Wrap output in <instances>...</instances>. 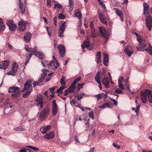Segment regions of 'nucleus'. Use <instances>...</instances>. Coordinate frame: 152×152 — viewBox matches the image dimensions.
<instances>
[{
  "mask_svg": "<svg viewBox=\"0 0 152 152\" xmlns=\"http://www.w3.org/2000/svg\"><path fill=\"white\" fill-rule=\"evenodd\" d=\"M22 112L21 113L22 115L23 116H26L28 113V110L27 109L25 110L24 108H22Z\"/></svg>",
  "mask_w": 152,
  "mask_h": 152,
  "instance_id": "obj_44",
  "label": "nucleus"
},
{
  "mask_svg": "<svg viewBox=\"0 0 152 152\" xmlns=\"http://www.w3.org/2000/svg\"><path fill=\"white\" fill-rule=\"evenodd\" d=\"M90 45V42L88 39H87L84 41L83 44L81 45L82 48L84 49V48H88Z\"/></svg>",
  "mask_w": 152,
  "mask_h": 152,
  "instance_id": "obj_22",
  "label": "nucleus"
},
{
  "mask_svg": "<svg viewBox=\"0 0 152 152\" xmlns=\"http://www.w3.org/2000/svg\"><path fill=\"white\" fill-rule=\"evenodd\" d=\"M53 8H57L58 10H61L62 11V12H63L64 11V10H63L62 5L59 3H56L55 4V5Z\"/></svg>",
  "mask_w": 152,
  "mask_h": 152,
  "instance_id": "obj_34",
  "label": "nucleus"
},
{
  "mask_svg": "<svg viewBox=\"0 0 152 152\" xmlns=\"http://www.w3.org/2000/svg\"><path fill=\"white\" fill-rule=\"evenodd\" d=\"M103 63L105 66H107L109 62V58L108 57V56L107 54L104 53L103 54Z\"/></svg>",
  "mask_w": 152,
  "mask_h": 152,
  "instance_id": "obj_21",
  "label": "nucleus"
},
{
  "mask_svg": "<svg viewBox=\"0 0 152 152\" xmlns=\"http://www.w3.org/2000/svg\"><path fill=\"white\" fill-rule=\"evenodd\" d=\"M9 29L12 31H14L16 27V25L14 24L12 25H11L10 26H9Z\"/></svg>",
  "mask_w": 152,
  "mask_h": 152,
  "instance_id": "obj_46",
  "label": "nucleus"
},
{
  "mask_svg": "<svg viewBox=\"0 0 152 152\" xmlns=\"http://www.w3.org/2000/svg\"><path fill=\"white\" fill-rule=\"evenodd\" d=\"M115 92L117 94H121L122 93V91H120L118 88H116L115 91Z\"/></svg>",
  "mask_w": 152,
  "mask_h": 152,
  "instance_id": "obj_57",
  "label": "nucleus"
},
{
  "mask_svg": "<svg viewBox=\"0 0 152 152\" xmlns=\"http://www.w3.org/2000/svg\"><path fill=\"white\" fill-rule=\"evenodd\" d=\"M129 46L126 47L124 49V51L126 54L128 55L129 57H130L132 55V54L133 53V52L132 51H130L129 50Z\"/></svg>",
  "mask_w": 152,
  "mask_h": 152,
  "instance_id": "obj_30",
  "label": "nucleus"
},
{
  "mask_svg": "<svg viewBox=\"0 0 152 152\" xmlns=\"http://www.w3.org/2000/svg\"><path fill=\"white\" fill-rule=\"evenodd\" d=\"M89 116L94 119V112L93 111H91L89 112L88 113Z\"/></svg>",
  "mask_w": 152,
  "mask_h": 152,
  "instance_id": "obj_48",
  "label": "nucleus"
},
{
  "mask_svg": "<svg viewBox=\"0 0 152 152\" xmlns=\"http://www.w3.org/2000/svg\"><path fill=\"white\" fill-rule=\"evenodd\" d=\"M42 76H46L47 74L48 76L51 75L52 74V73H48L49 71L47 69H42Z\"/></svg>",
  "mask_w": 152,
  "mask_h": 152,
  "instance_id": "obj_31",
  "label": "nucleus"
},
{
  "mask_svg": "<svg viewBox=\"0 0 152 152\" xmlns=\"http://www.w3.org/2000/svg\"><path fill=\"white\" fill-rule=\"evenodd\" d=\"M147 97L149 102L152 103V93L151 91L146 90L142 94L141 99L142 102L143 103H146Z\"/></svg>",
  "mask_w": 152,
  "mask_h": 152,
  "instance_id": "obj_1",
  "label": "nucleus"
},
{
  "mask_svg": "<svg viewBox=\"0 0 152 152\" xmlns=\"http://www.w3.org/2000/svg\"><path fill=\"white\" fill-rule=\"evenodd\" d=\"M81 79V77H79L77 79L75 80L72 84H73L74 86H75V84H77L78 81H80Z\"/></svg>",
  "mask_w": 152,
  "mask_h": 152,
  "instance_id": "obj_45",
  "label": "nucleus"
},
{
  "mask_svg": "<svg viewBox=\"0 0 152 152\" xmlns=\"http://www.w3.org/2000/svg\"><path fill=\"white\" fill-rule=\"evenodd\" d=\"M51 126L50 125L46 126L45 127H42L40 129V131L42 134L45 133L47 131L50 129Z\"/></svg>",
  "mask_w": 152,
  "mask_h": 152,
  "instance_id": "obj_18",
  "label": "nucleus"
},
{
  "mask_svg": "<svg viewBox=\"0 0 152 152\" xmlns=\"http://www.w3.org/2000/svg\"><path fill=\"white\" fill-rule=\"evenodd\" d=\"M9 61L8 60L2 61L0 64V68L5 69L7 68L9 65Z\"/></svg>",
  "mask_w": 152,
  "mask_h": 152,
  "instance_id": "obj_16",
  "label": "nucleus"
},
{
  "mask_svg": "<svg viewBox=\"0 0 152 152\" xmlns=\"http://www.w3.org/2000/svg\"><path fill=\"white\" fill-rule=\"evenodd\" d=\"M31 37V35L30 33L26 32V35L23 37L24 41L27 42H29Z\"/></svg>",
  "mask_w": 152,
  "mask_h": 152,
  "instance_id": "obj_17",
  "label": "nucleus"
},
{
  "mask_svg": "<svg viewBox=\"0 0 152 152\" xmlns=\"http://www.w3.org/2000/svg\"><path fill=\"white\" fill-rule=\"evenodd\" d=\"M137 50H138L139 51H144L145 50H142V48H144L143 47H142L141 46H140V47H137Z\"/></svg>",
  "mask_w": 152,
  "mask_h": 152,
  "instance_id": "obj_61",
  "label": "nucleus"
},
{
  "mask_svg": "<svg viewBox=\"0 0 152 152\" xmlns=\"http://www.w3.org/2000/svg\"><path fill=\"white\" fill-rule=\"evenodd\" d=\"M36 101L37 102V105L40 108H42L43 107V96L41 95H39L36 99Z\"/></svg>",
  "mask_w": 152,
  "mask_h": 152,
  "instance_id": "obj_10",
  "label": "nucleus"
},
{
  "mask_svg": "<svg viewBox=\"0 0 152 152\" xmlns=\"http://www.w3.org/2000/svg\"><path fill=\"white\" fill-rule=\"evenodd\" d=\"M69 91L67 89H66L64 93V96H66L68 94Z\"/></svg>",
  "mask_w": 152,
  "mask_h": 152,
  "instance_id": "obj_64",
  "label": "nucleus"
},
{
  "mask_svg": "<svg viewBox=\"0 0 152 152\" xmlns=\"http://www.w3.org/2000/svg\"><path fill=\"white\" fill-rule=\"evenodd\" d=\"M14 130L16 131H22L24 130V129L21 126H19L14 129Z\"/></svg>",
  "mask_w": 152,
  "mask_h": 152,
  "instance_id": "obj_49",
  "label": "nucleus"
},
{
  "mask_svg": "<svg viewBox=\"0 0 152 152\" xmlns=\"http://www.w3.org/2000/svg\"><path fill=\"white\" fill-rule=\"evenodd\" d=\"M145 50L149 55L152 56V46L150 44H149L148 48L145 49Z\"/></svg>",
  "mask_w": 152,
  "mask_h": 152,
  "instance_id": "obj_33",
  "label": "nucleus"
},
{
  "mask_svg": "<svg viewBox=\"0 0 152 152\" xmlns=\"http://www.w3.org/2000/svg\"><path fill=\"white\" fill-rule=\"evenodd\" d=\"M5 29V26L3 23L2 19L0 18V32L4 31Z\"/></svg>",
  "mask_w": 152,
  "mask_h": 152,
  "instance_id": "obj_29",
  "label": "nucleus"
},
{
  "mask_svg": "<svg viewBox=\"0 0 152 152\" xmlns=\"http://www.w3.org/2000/svg\"><path fill=\"white\" fill-rule=\"evenodd\" d=\"M84 95V94L82 93L81 94L77 95V96H76V98L78 100H79L83 98V96Z\"/></svg>",
  "mask_w": 152,
  "mask_h": 152,
  "instance_id": "obj_47",
  "label": "nucleus"
},
{
  "mask_svg": "<svg viewBox=\"0 0 152 152\" xmlns=\"http://www.w3.org/2000/svg\"><path fill=\"white\" fill-rule=\"evenodd\" d=\"M74 15L75 17H77L80 20L81 19L82 17V14L80 10L79 9L75 11Z\"/></svg>",
  "mask_w": 152,
  "mask_h": 152,
  "instance_id": "obj_25",
  "label": "nucleus"
},
{
  "mask_svg": "<svg viewBox=\"0 0 152 152\" xmlns=\"http://www.w3.org/2000/svg\"><path fill=\"white\" fill-rule=\"evenodd\" d=\"M76 102H77V101L75 99H73L72 100V101H70V103L72 105V103L74 105H75V103H76Z\"/></svg>",
  "mask_w": 152,
  "mask_h": 152,
  "instance_id": "obj_58",
  "label": "nucleus"
},
{
  "mask_svg": "<svg viewBox=\"0 0 152 152\" xmlns=\"http://www.w3.org/2000/svg\"><path fill=\"white\" fill-rule=\"evenodd\" d=\"M111 77H104L102 80V83L105 85V87L108 88H109V84L110 81L111 80Z\"/></svg>",
  "mask_w": 152,
  "mask_h": 152,
  "instance_id": "obj_14",
  "label": "nucleus"
},
{
  "mask_svg": "<svg viewBox=\"0 0 152 152\" xmlns=\"http://www.w3.org/2000/svg\"><path fill=\"white\" fill-rule=\"evenodd\" d=\"M18 68V65L16 63H15L12 65L11 70L7 72V75H15V73L17 71Z\"/></svg>",
  "mask_w": 152,
  "mask_h": 152,
  "instance_id": "obj_8",
  "label": "nucleus"
},
{
  "mask_svg": "<svg viewBox=\"0 0 152 152\" xmlns=\"http://www.w3.org/2000/svg\"><path fill=\"white\" fill-rule=\"evenodd\" d=\"M33 80H27L24 84V87L22 91V92L25 91H28L29 90H32V83Z\"/></svg>",
  "mask_w": 152,
  "mask_h": 152,
  "instance_id": "obj_5",
  "label": "nucleus"
},
{
  "mask_svg": "<svg viewBox=\"0 0 152 152\" xmlns=\"http://www.w3.org/2000/svg\"><path fill=\"white\" fill-rule=\"evenodd\" d=\"M58 48L59 54L61 57H64L66 53L65 48L63 45H58Z\"/></svg>",
  "mask_w": 152,
  "mask_h": 152,
  "instance_id": "obj_9",
  "label": "nucleus"
},
{
  "mask_svg": "<svg viewBox=\"0 0 152 152\" xmlns=\"http://www.w3.org/2000/svg\"><path fill=\"white\" fill-rule=\"evenodd\" d=\"M74 140H75V141L76 142H79V143L80 142V141L78 139V138L77 135H75V136H74Z\"/></svg>",
  "mask_w": 152,
  "mask_h": 152,
  "instance_id": "obj_60",
  "label": "nucleus"
},
{
  "mask_svg": "<svg viewBox=\"0 0 152 152\" xmlns=\"http://www.w3.org/2000/svg\"><path fill=\"white\" fill-rule=\"evenodd\" d=\"M45 77H41L38 78L37 81H34L33 83L34 87L35 86H37L38 84L43 82L45 79Z\"/></svg>",
  "mask_w": 152,
  "mask_h": 152,
  "instance_id": "obj_20",
  "label": "nucleus"
},
{
  "mask_svg": "<svg viewBox=\"0 0 152 152\" xmlns=\"http://www.w3.org/2000/svg\"><path fill=\"white\" fill-rule=\"evenodd\" d=\"M120 79H118V87L120 88L122 90H123L124 89V86L122 84L121 82V81L123 80V77H120Z\"/></svg>",
  "mask_w": 152,
  "mask_h": 152,
  "instance_id": "obj_32",
  "label": "nucleus"
},
{
  "mask_svg": "<svg viewBox=\"0 0 152 152\" xmlns=\"http://www.w3.org/2000/svg\"><path fill=\"white\" fill-rule=\"evenodd\" d=\"M140 105H139L136 108V109L135 111V112L137 113L139 112V110L140 109Z\"/></svg>",
  "mask_w": 152,
  "mask_h": 152,
  "instance_id": "obj_63",
  "label": "nucleus"
},
{
  "mask_svg": "<svg viewBox=\"0 0 152 152\" xmlns=\"http://www.w3.org/2000/svg\"><path fill=\"white\" fill-rule=\"evenodd\" d=\"M26 147L31 149L34 151H39V148H38L31 145H27L26 146Z\"/></svg>",
  "mask_w": 152,
  "mask_h": 152,
  "instance_id": "obj_42",
  "label": "nucleus"
},
{
  "mask_svg": "<svg viewBox=\"0 0 152 152\" xmlns=\"http://www.w3.org/2000/svg\"><path fill=\"white\" fill-rule=\"evenodd\" d=\"M65 77H62L60 81V83L61 85L64 86L66 85V82L65 81Z\"/></svg>",
  "mask_w": 152,
  "mask_h": 152,
  "instance_id": "obj_40",
  "label": "nucleus"
},
{
  "mask_svg": "<svg viewBox=\"0 0 152 152\" xmlns=\"http://www.w3.org/2000/svg\"><path fill=\"white\" fill-rule=\"evenodd\" d=\"M12 107V106L10 105L9 106L8 105L6 106V108H5L4 110V112L6 114L8 113L10 111Z\"/></svg>",
  "mask_w": 152,
  "mask_h": 152,
  "instance_id": "obj_38",
  "label": "nucleus"
},
{
  "mask_svg": "<svg viewBox=\"0 0 152 152\" xmlns=\"http://www.w3.org/2000/svg\"><path fill=\"white\" fill-rule=\"evenodd\" d=\"M113 145L115 148L117 149H119L120 148V146L117 145V143H115L114 142H113Z\"/></svg>",
  "mask_w": 152,
  "mask_h": 152,
  "instance_id": "obj_55",
  "label": "nucleus"
},
{
  "mask_svg": "<svg viewBox=\"0 0 152 152\" xmlns=\"http://www.w3.org/2000/svg\"><path fill=\"white\" fill-rule=\"evenodd\" d=\"M66 23V22H63L59 28L58 30V34L59 37H62L64 36V33L66 27L67 26Z\"/></svg>",
  "mask_w": 152,
  "mask_h": 152,
  "instance_id": "obj_4",
  "label": "nucleus"
},
{
  "mask_svg": "<svg viewBox=\"0 0 152 152\" xmlns=\"http://www.w3.org/2000/svg\"><path fill=\"white\" fill-rule=\"evenodd\" d=\"M8 26H10L11 25L13 24L14 23L13 22V21L12 20H8L6 22Z\"/></svg>",
  "mask_w": 152,
  "mask_h": 152,
  "instance_id": "obj_51",
  "label": "nucleus"
},
{
  "mask_svg": "<svg viewBox=\"0 0 152 152\" xmlns=\"http://www.w3.org/2000/svg\"><path fill=\"white\" fill-rule=\"evenodd\" d=\"M19 10L20 12L22 14H23L25 12L26 10L25 5L21 3H19Z\"/></svg>",
  "mask_w": 152,
  "mask_h": 152,
  "instance_id": "obj_24",
  "label": "nucleus"
},
{
  "mask_svg": "<svg viewBox=\"0 0 152 152\" xmlns=\"http://www.w3.org/2000/svg\"><path fill=\"white\" fill-rule=\"evenodd\" d=\"M53 20L54 21V24L55 26H56L57 24V17H55L53 18Z\"/></svg>",
  "mask_w": 152,
  "mask_h": 152,
  "instance_id": "obj_59",
  "label": "nucleus"
},
{
  "mask_svg": "<svg viewBox=\"0 0 152 152\" xmlns=\"http://www.w3.org/2000/svg\"><path fill=\"white\" fill-rule=\"evenodd\" d=\"M50 108L47 107L43 109L40 113L38 117L40 121H42L45 119L47 117L50 112Z\"/></svg>",
  "mask_w": 152,
  "mask_h": 152,
  "instance_id": "obj_3",
  "label": "nucleus"
},
{
  "mask_svg": "<svg viewBox=\"0 0 152 152\" xmlns=\"http://www.w3.org/2000/svg\"><path fill=\"white\" fill-rule=\"evenodd\" d=\"M53 104L52 105V112L53 115H56L58 111L57 105L55 100L53 101Z\"/></svg>",
  "mask_w": 152,
  "mask_h": 152,
  "instance_id": "obj_15",
  "label": "nucleus"
},
{
  "mask_svg": "<svg viewBox=\"0 0 152 152\" xmlns=\"http://www.w3.org/2000/svg\"><path fill=\"white\" fill-rule=\"evenodd\" d=\"M54 132L52 131L50 133L45 134L44 136V137L48 139H52L54 138Z\"/></svg>",
  "mask_w": 152,
  "mask_h": 152,
  "instance_id": "obj_19",
  "label": "nucleus"
},
{
  "mask_svg": "<svg viewBox=\"0 0 152 152\" xmlns=\"http://www.w3.org/2000/svg\"><path fill=\"white\" fill-rule=\"evenodd\" d=\"M75 86H74L73 84H72L68 88L69 92L70 93H73L75 88Z\"/></svg>",
  "mask_w": 152,
  "mask_h": 152,
  "instance_id": "obj_39",
  "label": "nucleus"
},
{
  "mask_svg": "<svg viewBox=\"0 0 152 152\" xmlns=\"http://www.w3.org/2000/svg\"><path fill=\"white\" fill-rule=\"evenodd\" d=\"M99 30L102 37L105 38L106 40L107 41L109 35L107 34L105 29L103 27H101Z\"/></svg>",
  "mask_w": 152,
  "mask_h": 152,
  "instance_id": "obj_13",
  "label": "nucleus"
},
{
  "mask_svg": "<svg viewBox=\"0 0 152 152\" xmlns=\"http://www.w3.org/2000/svg\"><path fill=\"white\" fill-rule=\"evenodd\" d=\"M25 92L23 93V97L24 98H26L32 92V90H29L28 91H25Z\"/></svg>",
  "mask_w": 152,
  "mask_h": 152,
  "instance_id": "obj_36",
  "label": "nucleus"
},
{
  "mask_svg": "<svg viewBox=\"0 0 152 152\" xmlns=\"http://www.w3.org/2000/svg\"><path fill=\"white\" fill-rule=\"evenodd\" d=\"M26 150L28 151H30V150L29 149H26V148H23V149H22L20 150L19 152H26Z\"/></svg>",
  "mask_w": 152,
  "mask_h": 152,
  "instance_id": "obj_62",
  "label": "nucleus"
},
{
  "mask_svg": "<svg viewBox=\"0 0 152 152\" xmlns=\"http://www.w3.org/2000/svg\"><path fill=\"white\" fill-rule=\"evenodd\" d=\"M48 65L49 66L50 68L53 70L58 67L59 64L57 61H51L50 63Z\"/></svg>",
  "mask_w": 152,
  "mask_h": 152,
  "instance_id": "obj_11",
  "label": "nucleus"
},
{
  "mask_svg": "<svg viewBox=\"0 0 152 152\" xmlns=\"http://www.w3.org/2000/svg\"><path fill=\"white\" fill-rule=\"evenodd\" d=\"M98 15L99 19L100 20L103 18H104L103 15L99 12L98 13Z\"/></svg>",
  "mask_w": 152,
  "mask_h": 152,
  "instance_id": "obj_56",
  "label": "nucleus"
},
{
  "mask_svg": "<svg viewBox=\"0 0 152 152\" xmlns=\"http://www.w3.org/2000/svg\"><path fill=\"white\" fill-rule=\"evenodd\" d=\"M101 79L100 77H95V80L96 82L98 83H101L100 79Z\"/></svg>",
  "mask_w": 152,
  "mask_h": 152,
  "instance_id": "obj_52",
  "label": "nucleus"
},
{
  "mask_svg": "<svg viewBox=\"0 0 152 152\" xmlns=\"http://www.w3.org/2000/svg\"><path fill=\"white\" fill-rule=\"evenodd\" d=\"M34 54L38 57V58L41 60H42L44 57V56L43 53L39 51H36L35 52Z\"/></svg>",
  "mask_w": 152,
  "mask_h": 152,
  "instance_id": "obj_26",
  "label": "nucleus"
},
{
  "mask_svg": "<svg viewBox=\"0 0 152 152\" xmlns=\"http://www.w3.org/2000/svg\"><path fill=\"white\" fill-rule=\"evenodd\" d=\"M143 6H144V12L143 15H145V12H146L149 10V6L145 2H144L143 3Z\"/></svg>",
  "mask_w": 152,
  "mask_h": 152,
  "instance_id": "obj_35",
  "label": "nucleus"
},
{
  "mask_svg": "<svg viewBox=\"0 0 152 152\" xmlns=\"http://www.w3.org/2000/svg\"><path fill=\"white\" fill-rule=\"evenodd\" d=\"M8 91L10 93H12L11 94L12 96L15 98L19 96L20 91L18 87L13 86L9 88Z\"/></svg>",
  "mask_w": 152,
  "mask_h": 152,
  "instance_id": "obj_2",
  "label": "nucleus"
},
{
  "mask_svg": "<svg viewBox=\"0 0 152 152\" xmlns=\"http://www.w3.org/2000/svg\"><path fill=\"white\" fill-rule=\"evenodd\" d=\"M114 9L115 10V11L116 14L118 15V16L120 17L121 20L122 21H123V13L122 11L119 10L118 8H114Z\"/></svg>",
  "mask_w": 152,
  "mask_h": 152,
  "instance_id": "obj_23",
  "label": "nucleus"
},
{
  "mask_svg": "<svg viewBox=\"0 0 152 152\" xmlns=\"http://www.w3.org/2000/svg\"><path fill=\"white\" fill-rule=\"evenodd\" d=\"M66 86H61L56 91V93L60 94L61 93L62 91L66 88Z\"/></svg>",
  "mask_w": 152,
  "mask_h": 152,
  "instance_id": "obj_43",
  "label": "nucleus"
},
{
  "mask_svg": "<svg viewBox=\"0 0 152 152\" xmlns=\"http://www.w3.org/2000/svg\"><path fill=\"white\" fill-rule=\"evenodd\" d=\"M110 107V104L107 102L104 103L102 106H100L99 108H103L104 109L106 107Z\"/></svg>",
  "mask_w": 152,
  "mask_h": 152,
  "instance_id": "obj_41",
  "label": "nucleus"
},
{
  "mask_svg": "<svg viewBox=\"0 0 152 152\" xmlns=\"http://www.w3.org/2000/svg\"><path fill=\"white\" fill-rule=\"evenodd\" d=\"M100 21L101 22L103 23L106 24V25H107V23L106 19L104 18L100 20Z\"/></svg>",
  "mask_w": 152,
  "mask_h": 152,
  "instance_id": "obj_54",
  "label": "nucleus"
},
{
  "mask_svg": "<svg viewBox=\"0 0 152 152\" xmlns=\"http://www.w3.org/2000/svg\"><path fill=\"white\" fill-rule=\"evenodd\" d=\"M28 24V22H24L22 20H21L18 23V26L20 27L18 28L19 31H24L26 28V25Z\"/></svg>",
  "mask_w": 152,
  "mask_h": 152,
  "instance_id": "obj_12",
  "label": "nucleus"
},
{
  "mask_svg": "<svg viewBox=\"0 0 152 152\" xmlns=\"http://www.w3.org/2000/svg\"><path fill=\"white\" fill-rule=\"evenodd\" d=\"M95 97H96L97 98V99L98 100L102 98V95L101 94H99L97 95H95Z\"/></svg>",
  "mask_w": 152,
  "mask_h": 152,
  "instance_id": "obj_53",
  "label": "nucleus"
},
{
  "mask_svg": "<svg viewBox=\"0 0 152 152\" xmlns=\"http://www.w3.org/2000/svg\"><path fill=\"white\" fill-rule=\"evenodd\" d=\"M101 52H98L96 54V59L97 60V63L98 64H99L101 61Z\"/></svg>",
  "mask_w": 152,
  "mask_h": 152,
  "instance_id": "obj_37",
  "label": "nucleus"
},
{
  "mask_svg": "<svg viewBox=\"0 0 152 152\" xmlns=\"http://www.w3.org/2000/svg\"><path fill=\"white\" fill-rule=\"evenodd\" d=\"M146 24L148 30L151 31L152 28V18L150 16H148L145 19Z\"/></svg>",
  "mask_w": 152,
  "mask_h": 152,
  "instance_id": "obj_7",
  "label": "nucleus"
},
{
  "mask_svg": "<svg viewBox=\"0 0 152 152\" xmlns=\"http://www.w3.org/2000/svg\"><path fill=\"white\" fill-rule=\"evenodd\" d=\"M89 35L91 37H96V36L94 28L91 29L90 31L89 32Z\"/></svg>",
  "mask_w": 152,
  "mask_h": 152,
  "instance_id": "obj_28",
  "label": "nucleus"
},
{
  "mask_svg": "<svg viewBox=\"0 0 152 152\" xmlns=\"http://www.w3.org/2000/svg\"><path fill=\"white\" fill-rule=\"evenodd\" d=\"M137 40L139 42L140 45L142 47L145 48L147 46V45L145 43V41L142 36L140 35L137 37Z\"/></svg>",
  "mask_w": 152,
  "mask_h": 152,
  "instance_id": "obj_6",
  "label": "nucleus"
},
{
  "mask_svg": "<svg viewBox=\"0 0 152 152\" xmlns=\"http://www.w3.org/2000/svg\"><path fill=\"white\" fill-rule=\"evenodd\" d=\"M36 48L37 47L36 46L34 48L25 47V49L28 52L34 53L36 52V51L37 50L36 49Z\"/></svg>",
  "mask_w": 152,
  "mask_h": 152,
  "instance_id": "obj_27",
  "label": "nucleus"
},
{
  "mask_svg": "<svg viewBox=\"0 0 152 152\" xmlns=\"http://www.w3.org/2000/svg\"><path fill=\"white\" fill-rule=\"evenodd\" d=\"M65 16L62 13L59 14L58 16V18L60 19H63L65 18Z\"/></svg>",
  "mask_w": 152,
  "mask_h": 152,
  "instance_id": "obj_50",
  "label": "nucleus"
}]
</instances>
